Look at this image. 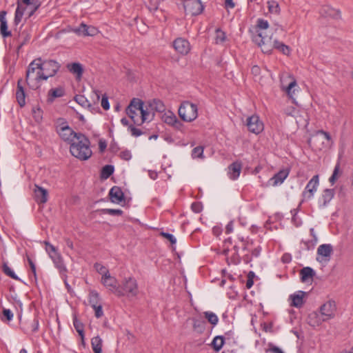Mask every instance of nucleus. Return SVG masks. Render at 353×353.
Listing matches in <instances>:
<instances>
[{
    "label": "nucleus",
    "mask_w": 353,
    "mask_h": 353,
    "mask_svg": "<svg viewBox=\"0 0 353 353\" xmlns=\"http://www.w3.org/2000/svg\"><path fill=\"white\" fill-rule=\"evenodd\" d=\"M256 34L253 37V41L261 48L264 53H270L274 48L285 55L291 52L288 46L277 40H272V32L270 29L269 23L263 19H258L255 25Z\"/></svg>",
    "instance_id": "f257e3e1"
},
{
    "label": "nucleus",
    "mask_w": 353,
    "mask_h": 353,
    "mask_svg": "<svg viewBox=\"0 0 353 353\" xmlns=\"http://www.w3.org/2000/svg\"><path fill=\"white\" fill-rule=\"evenodd\" d=\"M126 114L134 124L142 125L152 119V116L148 108L139 99L134 98L125 110Z\"/></svg>",
    "instance_id": "f03ea898"
},
{
    "label": "nucleus",
    "mask_w": 353,
    "mask_h": 353,
    "mask_svg": "<svg viewBox=\"0 0 353 353\" xmlns=\"http://www.w3.org/2000/svg\"><path fill=\"white\" fill-rule=\"evenodd\" d=\"M70 152L73 157L80 161L89 159L92 154L90 140L84 134H79L70 143Z\"/></svg>",
    "instance_id": "7ed1b4c3"
},
{
    "label": "nucleus",
    "mask_w": 353,
    "mask_h": 353,
    "mask_svg": "<svg viewBox=\"0 0 353 353\" xmlns=\"http://www.w3.org/2000/svg\"><path fill=\"white\" fill-rule=\"evenodd\" d=\"M40 61L41 58L33 60L29 64L26 71V81L32 90L39 88L41 81L43 80Z\"/></svg>",
    "instance_id": "20e7f679"
},
{
    "label": "nucleus",
    "mask_w": 353,
    "mask_h": 353,
    "mask_svg": "<svg viewBox=\"0 0 353 353\" xmlns=\"http://www.w3.org/2000/svg\"><path fill=\"white\" fill-rule=\"evenodd\" d=\"M139 294V286L137 281L132 276L125 278L119 286L117 291V296H126L128 297H135Z\"/></svg>",
    "instance_id": "39448f33"
},
{
    "label": "nucleus",
    "mask_w": 353,
    "mask_h": 353,
    "mask_svg": "<svg viewBox=\"0 0 353 353\" xmlns=\"http://www.w3.org/2000/svg\"><path fill=\"white\" fill-rule=\"evenodd\" d=\"M281 88L286 93L288 97L294 102L295 92L298 90L299 85L294 77L290 74H283L280 77Z\"/></svg>",
    "instance_id": "423d86ee"
},
{
    "label": "nucleus",
    "mask_w": 353,
    "mask_h": 353,
    "mask_svg": "<svg viewBox=\"0 0 353 353\" xmlns=\"http://www.w3.org/2000/svg\"><path fill=\"white\" fill-rule=\"evenodd\" d=\"M179 115L185 122H192L198 117V108L190 101H183L179 108Z\"/></svg>",
    "instance_id": "0eeeda50"
},
{
    "label": "nucleus",
    "mask_w": 353,
    "mask_h": 353,
    "mask_svg": "<svg viewBox=\"0 0 353 353\" xmlns=\"http://www.w3.org/2000/svg\"><path fill=\"white\" fill-rule=\"evenodd\" d=\"M57 132L59 137L65 142L70 144L79 135L68 125L63 119H59L57 125Z\"/></svg>",
    "instance_id": "6e6552de"
},
{
    "label": "nucleus",
    "mask_w": 353,
    "mask_h": 353,
    "mask_svg": "<svg viewBox=\"0 0 353 353\" xmlns=\"http://www.w3.org/2000/svg\"><path fill=\"white\" fill-rule=\"evenodd\" d=\"M40 66L42 70L43 80H47L49 77L54 76L60 68L59 64L53 60L43 61L41 60Z\"/></svg>",
    "instance_id": "1a4fd4ad"
},
{
    "label": "nucleus",
    "mask_w": 353,
    "mask_h": 353,
    "mask_svg": "<svg viewBox=\"0 0 353 353\" xmlns=\"http://www.w3.org/2000/svg\"><path fill=\"white\" fill-rule=\"evenodd\" d=\"M162 121L167 125L172 127L175 130L182 131L183 130V123L176 117L175 114L170 111H165L161 115Z\"/></svg>",
    "instance_id": "9d476101"
},
{
    "label": "nucleus",
    "mask_w": 353,
    "mask_h": 353,
    "mask_svg": "<svg viewBox=\"0 0 353 353\" xmlns=\"http://www.w3.org/2000/svg\"><path fill=\"white\" fill-rule=\"evenodd\" d=\"M319 312L322 317L327 321L335 317L336 305L334 301H328L323 304L319 308Z\"/></svg>",
    "instance_id": "9b49d317"
},
{
    "label": "nucleus",
    "mask_w": 353,
    "mask_h": 353,
    "mask_svg": "<svg viewBox=\"0 0 353 353\" xmlns=\"http://www.w3.org/2000/svg\"><path fill=\"white\" fill-rule=\"evenodd\" d=\"M183 7L186 14L198 15L203 10V6L200 0H185Z\"/></svg>",
    "instance_id": "f8f14e48"
},
{
    "label": "nucleus",
    "mask_w": 353,
    "mask_h": 353,
    "mask_svg": "<svg viewBox=\"0 0 353 353\" xmlns=\"http://www.w3.org/2000/svg\"><path fill=\"white\" fill-rule=\"evenodd\" d=\"M172 47L177 54L182 56L187 55L191 50L190 42L183 37L175 39L172 42Z\"/></svg>",
    "instance_id": "ddd939ff"
},
{
    "label": "nucleus",
    "mask_w": 353,
    "mask_h": 353,
    "mask_svg": "<svg viewBox=\"0 0 353 353\" xmlns=\"http://www.w3.org/2000/svg\"><path fill=\"white\" fill-rule=\"evenodd\" d=\"M246 125L248 130L256 134L261 133L264 128L263 123L261 121L259 117L256 114L252 115L247 119Z\"/></svg>",
    "instance_id": "4468645a"
},
{
    "label": "nucleus",
    "mask_w": 353,
    "mask_h": 353,
    "mask_svg": "<svg viewBox=\"0 0 353 353\" xmlns=\"http://www.w3.org/2000/svg\"><path fill=\"white\" fill-rule=\"evenodd\" d=\"M72 32L79 36L94 37L99 32V30L93 26L81 23L79 27L73 28Z\"/></svg>",
    "instance_id": "2eb2a0df"
},
{
    "label": "nucleus",
    "mask_w": 353,
    "mask_h": 353,
    "mask_svg": "<svg viewBox=\"0 0 353 353\" xmlns=\"http://www.w3.org/2000/svg\"><path fill=\"white\" fill-rule=\"evenodd\" d=\"M333 252V247L330 244H322L317 249L316 260L320 263L328 262Z\"/></svg>",
    "instance_id": "dca6fc26"
},
{
    "label": "nucleus",
    "mask_w": 353,
    "mask_h": 353,
    "mask_svg": "<svg viewBox=\"0 0 353 353\" xmlns=\"http://www.w3.org/2000/svg\"><path fill=\"white\" fill-rule=\"evenodd\" d=\"M319 183V175H314L307 184L305 191L303 192V196L307 199H311L314 193L316 191Z\"/></svg>",
    "instance_id": "f3484780"
},
{
    "label": "nucleus",
    "mask_w": 353,
    "mask_h": 353,
    "mask_svg": "<svg viewBox=\"0 0 353 353\" xmlns=\"http://www.w3.org/2000/svg\"><path fill=\"white\" fill-rule=\"evenodd\" d=\"M101 283L117 296V291L119 290L117 280L109 273L104 277H101Z\"/></svg>",
    "instance_id": "a211bd4d"
},
{
    "label": "nucleus",
    "mask_w": 353,
    "mask_h": 353,
    "mask_svg": "<svg viewBox=\"0 0 353 353\" xmlns=\"http://www.w3.org/2000/svg\"><path fill=\"white\" fill-rule=\"evenodd\" d=\"M34 199L37 203L44 204L48 201V192L45 188L35 184L34 186Z\"/></svg>",
    "instance_id": "6ab92c4d"
},
{
    "label": "nucleus",
    "mask_w": 353,
    "mask_h": 353,
    "mask_svg": "<svg viewBox=\"0 0 353 353\" xmlns=\"http://www.w3.org/2000/svg\"><path fill=\"white\" fill-rule=\"evenodd\" d=\"M48 255L52 260L56 268L61 273H65L67 271L66 268L63 263V258L58 252L57 250L53 252H50Z\"/></svg>",
    "instance_id": "aec40b11"
},
{
    "label": "nucleus",
    "mask_w": 353,
    "mask_h": 353,
    "mask_svg": "<svg viewBox=\"0 0 353 353\" xmlns=\"http://www.w3.org/2000/svg\"><path fill=\"white\" fill-rule=\"evenodd\" d=\"M306 293L303 291H298L290 296V305L296 307H301L304 304V298Z\"/></svg>",
    "instance_id": "412c9836"
},
{
    "label": "nucleus",
    "mask_w": 353,
    "mask_h": 353,
    "mask_svg": "<svg viewBox=\"0 0 353 353\" xmlns=\"http://www.w3.org/2000/svg\"><path fill=\"white\" fill-rule=\"evenodd\" d=\"M109 196L112 202L115 203H120L124 200V194L118 186H114L110 189Z\"/></svg>",
    "instance_id": "4be33fe9"
},
{
    "label": "nucleus",
    "mask_w": 353,
    "mask_h": 353,
    "mask_svg": "<svg viewBox=\"0 0 353 353\" xmlns=\"http://www.w3.org/2000/svg\"><path fill=\"white\" fill-rule=\"evenodd\" d=\"M325 320L322 317L321 314L319 312H312L310 314H309L307 322V323L312 326V327H318L321 325L323 322H324Z\"/></svg>",
    "instance_id": "5701e85b"
},
{
    "label": "nucleus",
    "mask_w": 353,
    "mask_h": 353,
    "mask_svg": "<svg viewBox=\"0 0 353 353\" xmlns=\"http://www.w3.org/2000/svg\"><path fill=\"white\" fill-rule=\"evenodd\" d=\"M22 81L21 79L18 80L16 90V99L20 107H23L26 105V93L22 86Z\"/></svg>",
    "instance_id": "b1692460"
},
{
    "label": "nucleus",
    "mask_w": 353,
    "mask_h": 353,
    "mask_svg": "<svg viewBox=\"0 0 353 353\" xmlns=\"http://www.w3.org/2000/svg\"><path fill=\"white\" fill-rule=\"evenodd\" d=\"M242 165L241 162L236 161L232 163L229 167L228 170V174L230 179H236L241 172Z\"/></svg>",
    "instance_id": "393cba45"
},
{
    "label": "nucleus",
    "mask_w": 353,
    "mask_h": 353,
    "mask_svg": "<svg viewBox=\"0 0 353 353\" xmlns=\"http://www.w3.org/2000/svg\"><path fill=\"white\" fill-rule=\"evenodd\" d=\"M288 169H283L280 170L278 173L275 174L273 177L270 179L272 185H277L281 184L289 174Z\"/></svg>",
    "instance_id": "a878e982"
},
{
    "label": "nucleus",
    "mask_w": 353,
    "mask_h": 353,
    "mask_svg": "<svg viewBox=\"0 0 353 353\" xmlns=\"http://www.w3.org/2000/svg\"><path fill=\"white\" fill-rule=\"evenodd\" d=\"M67 68L71 73L75 75L77 80H81L83 72V68L81 63H72L71 64H68Z\"/></svg>",
    "instance_id": "bb28decb"
},
{
    "label": "nucleus",
    "mask_w": 353,
    "mask_h": 353,
    "mask_svg": "<svg viewBox=\"0 0 353 353\" xmlns=\"http://www.w3.org/2000/svg\"><path fill=\"white\" fill-rule=\"evenodd\" d=\"M301 279L303 282H306L308 279H312L315 275V272L310 267H305L300 271Z\"/></svg>",
    "instance_id": "cd10ccee"
},
{
    "label": "nucleus",
    "mask_w": 353,
    "mask_h": 353,
    "mask_svg": "<svg viewBox=\"0 0 353 353\" xmlns=\"http://www.w3.org/2000/svg\"><path fill=\"white\" fill-rule=\"evenodd\" d=\"M267 6L269 13L274 15H279L281 8L279 3L275 0H269L267 1Z\"/></svg>",
    "instance_id": "c85d7f7f"
},
{
    "label": "nucleus",
    "mask_w": 353,
    "mask_h": 353,
    "mask_svg": "<svg viewBox=\"0 0 353 353\" xmlns=\"http://www.w3.org/2000/svg\"><path fill=\"white\" fill-rule=\"evenodd\" d=\"M91 345L94 353H102L103 341L100 336L93 337L91 339Z\"/></svg>",
    "instance_id": "c756f323"
},
{
    "label": "nucleus",
    "mask_w": 353,
    "mask_h": 353,
    "mask_svg": "<svg viewBox=\"0 0 353 353\" xmlns=\"http://www.w3.org/2000/svg\"><path fill=\"white\" fill-rule=\"evenodd\" d=\"M321 14L325 17H339L340 16V12L335 10L330 6H323L321 10Z\"/></svg>",
    "instance_id": "7c9ffc66"
},
{
    "label": "nucleus",
    "mask_w": 353,
    "mask_h": 353,
    "mask_svg": "<svg viewBox=\"0 0 353 353\" xmlns=\"http://www.w3.org/2000/svg\"><path fill=\"white\" fill-rule=\"evenodd\" d=\"M73 325L75 330L81 336L82 343H84L83 324L77 318V316H74L73 319Z\"/></svg>",
    "instance_id": "2f4dec72"
},
{
    "label": "nucleus",
    "mask_w": 353,
    "mask_h": 353,
    "mask_svg": "<svg viewBox=\"0 0 353 353\" xmlns=\"http://www.w3.org/2000/svg\"><path fill=\"white\" fill-rule=\"evenodd\" d=\"M74 100L85 109H90L91 108L90 103L83 95L77 94L74 97Z\"/></svg>",
    "instance_id": "473e14b6"
},
{
    "label": "nucleus",
    "mask_w": 353,
    "mask_h": 353,
    "mask_svg": "<svg viewBox=\"0 0 353 353\" xmlns=\"http://www.w3.org/2000/svg\"><path fill=\"white\" fill-rule=\"evenodd\" d=\"M224 338L222 336H216L212 342V346L216 352L219 351L224 345Z\"/></svg>",
    "instance_id": "72a5a7b5"
},
{
    "label": "nucleus",
    "mask_w": 353,
    "mask_h": 353,
    "mask_svg": "<svg viewBox=\"0 0 353 353\" xmlns=\"http://www.w3.org/2000/svg\"><path fill=\"white\" fill-rule=\"evenodd\" d=\"M203 315L205 318L208 320V321L212 325V326H215L217 325L219 322V318L216 314L212 312L207 311L203 312Z\"/></svg>",
    "instance_id": "f704fd0d"
},
{
    "label": "nucleus",
    "mask_w": 353,
    "mask_h": 353,
    "mask_svg": "<svg viewBox=\"0 0 353 353\" xmlns=\"http://www.w3.org/2000/svg\"><path fill=\"white\" fill-rule=\"evenodd\" d=\"M48 95L50 101H53L55 98L61 97L64 95V90L61 88H56L50 90Z\"/></svg>",
    "instance_id": "c9c22d12"
},
{
    "label": "nucleus",
    "mask_w": 353,
    "mask_h": 353,
    "mask_svg": "<svg viewBox=\"0 0 353 353\" xmlns=\"http://www.w3.org/2000/svg\"><path fill=\"white\" fill-rule=\"evenodd\" d=\"M89 303L92 307L101 305L99 295L95 291H91L89 294Z\"/></svg>",
    "instance_id": "e433bc0d"
},
{
    "label": "nucleus",
    "mask_w": 353,
    "mask_h": 353,
    "mask_svg": "<svg viewBox=\"0 0 353 353\" xmlns=\"http://www.w3.org/2000/svg\"><path fill=\"white\" fill-rule=\"evenodd\" d=\"M150 108L157 112H163L164 110V104L158 99H154L150 104Z\"/></svg>",
    "instance_id": "4c0bfd02"
},
{
    "label": "nucleus",
    "mask_w": 353,
    "mask_h": 353,
    "mask_svg": "<svg viewBox=\"0 0 353 353\" xmlns=\"http://www.w3.org/2000/svg\"><path fill=\"white\" fill-rule=\"evenodd\" d=\"M94 267L96 271L99 274L101 275V277H104L105 276H106L107 274H108L110 273L108 268L101 263H97L94 264Z\"/></svg>",
    "instance_id": "58836bf2"
},
{
    "label": "nucleus",
    "mask_w": 353,
    "mask_h": 353,
    "mask_svg": "<svg viewBox=\"0 0 353 353\" xmlns=\"http://www.w3.org/2000/svg\"><path fill=\"white\" fill-rule=\"evenodd\" d=\"M114 172V167L111 165H105L102 168L101 175L104 179L108 178Z\"/></svg>",
    "instance_id": "ea45409f"
},
{
    "label": "nucleus",
    "mask_w": 353,
    "mask_h": 353,
    "mask_svg": "<svg viewBox=\"0 0 353 353\" xmlns=\"http://www.w3.org/2000/svg\"><path fill=\"white\" fill-rule=\"evenodd\" d=\"M0 33L4 38L11 36V32L8 30L7 21H2V23H1Z\"/></svg>",
    "instance_id": "a19ab883"
},
{
    "label": "nucleus",
    "mask_w": 353,
    "mask_h": 353,
    "mask_svg": "<svg viewBox=\"0 0 353 353\" xmlns=\"http://www.w3.org/2000/svg\"><path fill=\"white\" fill-rule=\"evenodd\" d=\"M203 154V148L198 146L194 148L192 152V157L193 158H202Z\"/></svg>",
    "instance_id": "79ce46f5"
},
{
    "label": "nucleus",
    "mask_w": 353,
    "mask_h": 353,
    "mask_svg": "<svg viewBox=\"0 0 353 353\" xmlns=\"http://www.w3.org/2000/svg\"><path fill=\"white\" fill-rule=\"evenodd\" d=\"M339 170H340V165H339V164H336L334 169L333 173L329 179L330 182L332 184H334L335 183V181L337 180L338 176H339Z\"/></svg>",
    "instance_id": "37998d69"
},
{
    "label": "nucleus",
    "mask_w": 353,
    "mask_h": 353,
    "mask_svg": "<svg viewBox=\"0 0 353 353\" xmlns=\"http://www.w3.org/2000/svg\"><path fill=\"white\" fill-rule=\"evenodd\" d=\"M3 272L12 279L19 280L18 276L15 274L13 270L6 264L3 265Z\"/></svg>",
    "instance_id": "c03bdc74"
},
{
    "label": "nucleus",
    "mask_w": 353,
    "mask_h": 353,
    "mask_svg": "<svg viewBox=\"0 0 353 353\" xmlns=\"http://www.w3.org/2000/svg\"><path fill=\"white\" fill-rule=\"evenodd\" d=\"M225 34L222 30L218 29L216 31V42L218 43H223L225 40Z\"/></svg>",
    "instance_id": "a18cd8bd"
},
{
    "label": "nucleus",
    "mask_w": 353,
    "mask_h": 353,
    "mask_svg": "<svg viewBox=\"0 0 353 353\" xmlns=\"http://www.w3.org/2000/svg\"><path fill=\"white\" fill-rule=\"evenodd\" d=\"M323 199H324V203H326L327 202L330 201L332 197L334 196V192L332 190L330 189H326L324 191V193L323 194Z\"/></svg>",
    "instance_id": "49530a36"
},
{
    "label": "nucleus",
    "mask_w": 353,
    "mask_h": 353,
    "mask_svg": "<svg viewBox=\"0 0 353 353\" xmlns=\"http://www.w3.org/2000/svg\"><path fill=\"white\" fill-rule=\"evenodd\" d=\"M119 157L125 161H129L132 158V154L130 150H125L119 153Z\"/></svg>",
    "instance_id": "de8ad7c7"
},
{
    "label": "nucleus",
    "mask_w": 353,
    "mask_h": 353,
    "mask_svg": "<svg viewBox=\"0 0 353 353\" xmlns=\"http://www.w3.org/2000/svg\"><path fill=\"white\" fill-rule=\"evenodd\" d=\"M128 130L130 132L131 134L135 137H137L142 134V131L140 129L137 128L132 125H130L128 126Z\"/></svg>",
    "instance_id": "09e8293b"
},
{
    "label": "nucleus",
    "mask_w": 353,
    "mask_h": 353,
    "mask_svg": "<svg viewBox=\"0 0 353 353\" xmlns=\"http://www.w3.org/2000/svg\"><path fill=\"white\" fill-rule=\"evenodd\" d=\"M23 17V12L20 10L19 8L18 7L15 11V16H14V23L16 25L19 24L22 19Z\"/></svg>",
    "instance_id": "8fccbe9b"
},
{
    "label": "nucleus",
    "mask_w": 353,
    "mask_h": 353,
    "mask_svg": "<svg viewBox=\"0 0 353 353\" xmlns=\"http://www.w3.org/2000/svg\"><path fill=\"white\" fill-rule=\"evenodd\" d=\"M191 208L193 212L196 213H199L200 212H201L203 209V205L199 202H194L191 205Z\"/></svg>",
    "instance_id": "3c124183"
},
{
    "label": "nucleus",
    "mask_w": 353,
    "mask_h": 353,
    "mask_svg": "<svg viewBox=\"0 0 353 353\" xmlns=\"http://www.w3.org/2000/svg\"><path fill=\"white\" fill-rule=\"evenodd\" d=\"M193 327L194 330H198L199 332H202L203 330V322L201 321H199V320L197 319H193Z\"/></svg>",
    "instance_id": "603ef678"
},
{
    "label": "nucleus",
    "mask_w": 353,
    "mask_h": 353,
    "mask_svg": "<svg viewBox=\"0 0 353 353\" xmlns=\"http://www.w3.org/2000/svg\"><path fill=\"white\" fill-rule=\"evenodd\" d=\"M161 235L162 236L165 237V239H167L172 245L175 244L176 242L175 237L171 234L166 233V232H161Z\"/></svg>",
    "instance_id": "864d4df0"
},
{
    "label": "nucleus",
    "mask_w": 353,
    "mask_h": 353,
    "mask_svg": "<svg viewBox=\"0 0 353 353\" xmlns=\"http://www.w3.org/2000/svg\"><path fill=\"white\" fill-rule=\"evenodd\" d=\"M92 308L94 310V314H95V316L97 318L99 319V318L101 317L103 315V310H102V305H97L95 307H93Z\"/></svg>",
    "instance_id": "5fc2aeb1"
},
{
    "label": "nucleus",
    "mask_w": 353,
    "mask_h": 353,
    "mask_svg": "<svg viewBox=\"0 0 353 353\" xmlns=\"http://www.w3.org/2000/svg\"><path fill=\"white\" fill-rule=\"evenodd\" d=\"M104 212H105L106 213H108V214H110V215L119 216L123 214V211L119 209H105Z\"/></svg>",
    "instance_id": "6e6d98bb"
},
{
    "label": "nucleus",
    "mask_w": 353,
    "mask_h": 353,
    "mask_svg": "<svg viewBox=\"0 0 353 353\" xmlns=\"http://www.w3.org/2000/svg\"><path fill=\"white\" fill-rule=\"evenodd\" d=\"M33 114L35 120L39 122L42 119V111L40 108L34 109Z\"/></svg>",
    "instance_id": "4d7b16f0"
},
{
    "label": "nucleus",
    "mask_w": 353,
    "mask_h": 353,
    "mask_svg": "<svg viewBox=\"0 0 353 353\" xmlns=\"http://www.w3.org/2000/svg\"><path fill=\"white\" fill-rule=\"evenodd\" d=\"M13 317L12 312L9 309H3V318H6L7 321L12 320Z\"/></svg>",
    "instance_id": "13d9d810"
},
{
    "label": "nucleus",
    "mask_w": 353,
    "mask_h": 353,
    "mask_svg": "<svg viewBox=\"0 0 353 353\" xmlns=\"http://www.w3.org/2000/svg\"><path fill=\"white\" fill-rule=\"evenodd\" d=\"M323 135L324 139H326L328 142H332V139H331V136L330 134L327 132H325L324 130H318L316 132V136L318 135Z\"/></svg>",
    "instance_id": "bf43d9fd"
},
{
    "label": "nucleus",
    "mask_w": 353,
    "mask_h": 353,
    "mask_svg": "<svg viewBox=\"0 0 353 353\" xmlns=\"http://www.w3.org/2000/svg\"><path fill=\"white\" fill-rule=\"evenodd\" d=\"M101 107L107 110L110 108V104L108 102V97L106 96H103L101 101Z\"/></svg>",
    "instance_id": "052dcab7"
},
{
    "label": "nucleus",
    "mask_w": 353,
    "mask_h": 353,
    "mask_svg": "<svg viewBox=\"0 0 353 353\" xmlns=\"http://www.w3.org/2000/svg\"><path fill=\"white\" fill-rule=\"evenodd\" d=\"M261 252V248L259 247H257L254 248L252 252V256L249 257L248 256H246V260H251L252 257H258Z\"/></svg>",
    "instance_id": "680f3d73"
},
{
    "label": "nucleus",
    "mask_w": 353,
    "mask_h": 353,
    "mask_svg": "<svg viewBox=\"0 0 353 353\" xmlns=\"http://www.w3.org/2000/svg\"><path fill=\"white\" fill-rule=\"evenodd\" d=\"M296 112V109L294 106L288 107L285 109V113L289 116H294Z\"/></svg>",
    "instance_id": "e2e57ef3"
},
{
    "label": "nucleus",
    "mask_w": 353,
    "mask_h": 353,
    "mask_svg": "<svg viewBox=\"0 0 353 353\" xmlns=\"http://www.w3.org/2000/svg\"><path fill=\"white\" fill-rule=\"evenodd\" d=\"M43 243L46 245V251L48 252V254L57 250V248L53 245L50 244L48 241H44Z\"/></svg>",
    "instance_id": "0e129e2a"
},
{
    "label": "nucleus",
    "mask_w": 353,
    "mask_h": 353,
    "mask_svg": "<svg viewBox=\"0 0 353 353\" xmlns=\"http://www.w3.org/2000/svg\"><path fill=\"white\" fill-rule=\"evenodd\" d=\"M253 274H254L252 272H250V274H248V278L246 281V287L248 289L251 288L252 286L253 285L254 281H253V279L252 277L253 276Z\"/></svg>",
    "instance_id": "69168bd1"
},
{
    "label": "nucleus",
    "mask_w": 353,
    "mask_h": 353,
    "mask_svg": "<svg viewBox=\"0 0 353 353\" xmlns=\"http://www.w3.org/2000/svg\"><path fill=\"white\" fill-rule=\"evenodd\" d=\"M267 351L272 353H284L279 347L272 345H270V348Z\"/></svg>",
    "instance_id": "338daca9"
},
{
    "label": "nucleus",
    "mask_w": 353,
    "mask_h": 353,
    "mask_svg": "<svg viewBox=\"0 0 353 353\" xmlns=\"http://www.w3.org/2000/svg\"><path fill=\"white\" fill-rule=\"evenodd\" d=\"M225 6L226 8H234L235 5L233 0H224Z\"/></svg>",
    "instance_id": "774afa93"
}]
</instances>
